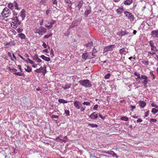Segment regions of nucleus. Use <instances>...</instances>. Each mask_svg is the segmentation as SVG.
I'll return each instance as SVG.
<instances>
[{"instance_id": "f257e3e1", "label": "nucleus", "mask_w": 158, "mask_h": 158, "mask_svg": "<svg viewBox=\"0 0 158 158\" xmlns=\"http://www.w3.org/2000/svg\"><path fill=\"white\" fill-rule=\"evenodd\" d=\"M149 44L150 46L151 47V50L153 51V52H148V54L152 55L155 54L156 52H157L158 51L154 43L152 40H151L149 41Z\"/></svg>"}, {"instance_id": "f03ea898", "label": "nucleus", "mask_w": 158, "mask_h": 158, "mask_svg": "<svg viewBox=\"0 0 158 158\" xmlns=\"http://www.w3.org/2000/svg\"><path fill=\"white\" fill-rule=\"evenodd\" d=\"M46 29L42 27L41 26L38 28L37 27L35 28L34 30L35 33H38L39 35H43L46 32Z\"/></svg>"}, {"instance_id": "7ed1b4c3", "label": "nucleus", "mask_w": 158, "mask_h": 158, "mask_svg": "<svg viewBox=\"0 0 158 158\" xmlns=\"http://www.w3.org/2000/svg\"><path fill=\"white\" fill-rule=\"evenodd\" d=\"M12 19L14 20L11 23V27L14 28H17L20 23V22L18 20L17 17H13Z\"/></svg>"}, {"instance_id": "20e7f679", "label": "nucleus", "mask_w": 158, "mask_h": 158, "mask_svg": "<svg viewBox=\"0 0 158 158\" xmlns=\"http://www.w3.org/2000/svg\"><path fill=\"white\" fill-rule=\"evenodd\" d=\"M79 83L85 87H91L92 86L90 81L87 79L80 81H79Z\"/></svg>"}, {"instance_id": "39448f33", "label": "nucleus", "mask_w": 158, "mask_h": 158, "mask_svg": "<svg viewBox=\"0 0 158 158\" xmlns=\"http://www.w3.org/2000/svg\"><path fill=\"white\" fill-rule=\"evenodd\" d=\"M1 15L3 17H7L11 15L10 11L7 7H5L3 9Z\"/></svg>"}, {"instance_id": "423d86ee", "label": "nucleus", "mask_w": 158, "mask_h": 158, "mask_svg": "<svg viewBox=\"0 0 158 158\" xmlns=\"http://www.w3.org/2000/svg\"><path fill=\"white\" fill-rule=\"evenodd\" d=\"M124 14L126 16L127 18L128 19L131 21H133L134 20V16L130 12L128 11H125Z\"/></svg>"}, {"instance_id": "0eeeda50", "label": "nucleus", "mask_w": 158, "mask_h": 158, "mask_svg": "<svg viewBox=\"0 0 158 158\" xmlns=\"http://www.w3.org/2000/svg\"><path fill=\"white\" fill-rule=\"evenodd\" d=\"M141 79L143 80L142 82L145 88L147 87V84L148 82V77L146 75H142L141 77Z\"/></svg>"}, {"instance_id": "6e6552de", "label": "nucleus", "mask_w": 158, "mask_h": 158, "mask_svg": "<svg viewBox=\"0 0 158 158\" xmlns=\"http://www.w3.org/2000/svg\"><path fill=\"white\" fill-rule=\"evenodd\" d=\"M115 47V46L114 44L106 46L104 47L103 49V53H104L105 52L108 51H111Z\"/></svg>"}, {"instance_id": "1a4fd4ad", "label": "nucleus", "mask_w": 158, "mask_h": 158, "mask_svg": "<svg viewBox=\"0 0 158 158\" xmlns=\"http://www.w3.org/2000/svg\"><path fill=\"white\" fill-rule=\"evenodd\" d=\"M73 104L75 107L78 110L80 109L81 107L82 106V104L81 102L77 100L74 101Z\"/></svg>"}, {"instance_id": "9d476101", "label": "nucleus", "mask_w": 158, "mask_h": 158, "mask_svg": "<svg viewBox=\"0 0 158 158\" xmlns=\"http://www.w3.org/2000/svg\"><path fill=\"white\" fill-rule=\"evenodd\" d=\"M56 23L55 20L51 19L50 20V25L45 24V26L48 28H51L52 27L53 25Z\"/></svg>"}, {"instance_id": "9b49d317", "label": "nucleus", "mask_w": 158, "mask_h": 158, "mask_svg": "<svg viewBox=\"0 0 158 158\" xmlns=\"http://www.w3.org/2000/svg\"><path fill=\"white\" fill-rule=\"evenodd\" d=\"M128 33V32L126 31H118L117 33V35H119V36L122 37L123 36L125 35H127Z\"/></svg>"}, {"instance_id": "f8f14e48", "label": "nucleus", "mask_w": 158, "mask_h": 158, "mask_svg": "<svg viewBox=\"0 0 158 158\" xmlns=\"http://www.w3.org/2000/svg\"><path fill=\"white\" fill-rule=\"evenodd\" d=\"M138 104L139 106L142 108H143L146 105V103L144 101H139Z\"/></svg>"}, {"instance_id": "ddd939ff", "label": "nucleus", "mask_w": 158, "mask_h": 158, "mask_svg": "<svg viewBox=\"0 0 158 158\" xmlns=\"http://www.w3.org/2000/svg\"><path fill=\"white\" fill-rule=\"evenodd\" d=\"M89 117L92 119H96L98 117V114L95 112H94L89 115Z\"/></svg>"}, {"instance_id": "4468645a", "label": "nucleus", "mask_w": 158, "mask_h": 158, "mask_svg": "<svg viewBox=\"0 0 158 158\" xmlns=\"http://www.w3.org/2000/svg\"><path fill=\"white\" fill-rule=\"evenodd\" d=\"M152 35L153 37H155L158 38V31H153L152 32Z\"/></svg>"}, {"instance_id": "2eb2a0df", "label": "nucleus", "mask_w": 158, "mask_h": 158, "mask_svg": "<svg viewBox=\"0 0 158 158\" xmlns=\"http://www.w3.org/2000/svg\"><path fill=\"white\" fill-rule=\"evenodd\" d=\"M40 57L43 59V60L47 61H49L51 59L50 57H47L44 55H42L40 56Z\"/></svg>"}, {"instance_id": "dca6fc26", "label": "nucleus", "mask_w": 158, "mask_h": 158, "mask_svg": "<svg viewBox=\"0 0 158 158\" xmlns=\"http://www.w3.org/2000/svg\"><path fill=\"white\" fill-rule=\"evenodd\" d=\"M24 66L27 68H24V69L26 72H31L32 68L31 67L29 66L28 65H26V64H25Z\"/></svg>"}, {"instance_id": "f3484780", "label": "nucleus", "mask_w": 158, "mask_h": 158, "mask_svg": "<svg viewBox=\"0 0 158 158\" xmlns=\"http://www.w3.org/2000/svg\"><path fill=\"white\" fill-rule=\"evenodd\" d=\"M15 42L13 40L11 41L10 42L5 43L4 44V45L6 46H8L9 45L15 46Z\"/></svg>"}, {"instance_id": "a211bd4d", "label": "nucleus", "mask_w": 158, "mask_h": 158, "mask_svg": "<svg viewBox=\"0 0 158 158\" xmlns=\"http://www.w3.org/2000/svg\"><path fill=\"white\" fill-rule=\"evenodd\" d=\"M18 36L22 40H25L26 39L25 35L23 33H20L18 34Z\"/></svg>"}, {"instance_id": "6ab92c4d", "label": "nucleus", "mask_w": 158, "mask_h": 158, "mask_svg": "<svg viewBox=\"0 0 158 158\" xmlns=\"http://www.w3.org/2000/svg\"><path fill=\"white\" fill-rule=\"evenodd\" d=\"M33 59L34 60H36L38 62L40 63L41 62V60L38 58V55L37 54H35L33 56Z\"/></svg>"}, {"instance_id": "aec40b11", "label": "nucleus", "mask_w": 158, "mask_h": 158, "mask_svg": "<svg viewBox=\"0 0 158 158\" xmlns=\"http://www.w3.org/2000/svg\"><path fill=\"white\" fill-rule=\"evenodd\" d=\"M132 0H126L124 2V4L126 5H129L132 3Z\"/></svg>"}, {"instance_id": "412c9836", "label": "nucleus", "mask_w": 158, "mask_h": 158, "mask_svg": "<svg viewBox=\"0 0 158 158\" xmlns=\"http://www.w3.org/2000/svg\"><path fill=\"white\" fill-rule=\"evenodd\" d=\"M71 86L70 84H66L64 86H62V88L64 89H69Z\"/></svg>"}, {"instance_id": "4be33fe9", "label": "nucleus", "mask_w": 158, "mask_h": 158, "mask_svg": "<svg viewBox=\"0 0 158 158\" xmlns=\"http://www.w3.org/2000/svg\"><path fill=\"white\" fill-rule=\"evenodd\" d=\"M20 16L22 17L23 19L26 16L25 12L23 10L21 12Z\"/></svg>"}, {"instance_id": "5701e85b", "label": "nucleus", "mask_w": 158, "mask_h": 158, "mask_svg": "<svg viewBox=\"0 0 158 158\" xmlns=\"http://www.w3.org/2000/svg\"><path fill=\"white\" fill-rule=\"evenodd\" d=\"M44 70V68L41 66L39 69H38L35 70V71L37 73H40L41 72H43V71Z\"/></svg>"}, {"instance_id": "b1692460", "label": "nucleus", "mask_w": 158, "mask_h": 158, "mask_svg": "<svg viewBox=\"0 0 158 158\" xmlns=\"http://www.w3.org/2000/svg\"><path fill=\"white\" fill-rule=\"evenodd\" d=\"M58 102L61 103H67L68 102L67 101L64 100L62 99H59L58 100Z\"/></svg>"}, {"instance_id": "393cba45", "label": "nucleus", "mask_w": 158, "mask_h": 158, "mask_svg": "<svg viewBox=\"0 0 158 158\" xmlns=\"http://www.w3.org/2000/svg\"><path fill=\"white\" fill-rule=\"evenodd\" d=\"M126 52L125 49L124 48L120 49L119 50V53L120 54L122 55L125 54Z\"/></svg>"}, {"instance_id": "a878e982", "label": "nucleus", "mask_w": 158, "mask_h": 158, "mask_svg": "<svg viewBox=\"0 0 158 158\" xmlns=\"http://www.w3.org/2000/svg\"><path fill=\"white\" fill-rule=\"evenodd\" d=\"M88 56V55L87 53H84L82 54V58L85 60L86 59Z\"/></svg>"}, {"instance_id": "bb28decb", "label": "nucleus", "mask_w": 158, "mask_h": 158, "mask_svg": "<svg viewBox=\"0 0 158 158\" xmlns=\"http://www.w3.org/2000/svg\"><path fill=\"white\" fill-rule=\"evenodd\" d=\"M134 74L135 75V76L137 77L135 78L136 80H137L138 79L141 78L140 74L139 73H138L137 72H135L134 73Z\"/></svg>"}, {"instance_id": "cd10ccee", "label": "nucleus", "mask_w": 158, "mask_h": 158, "mask_svg": "<svg viewBox=\"0 0 158 158\" xmlns=\"http://www.w3.org/2000/svg\"><path fill=\"white\" fill-rule=\"evenodd\" d=\"M150 74L151 77H152V79L154 80L156 78V76L153 73L152 71H151L150 72Z\"/></svg>"}, {"instance_id": "c85d7f7f", "label": "nucleus", "mask_w": 158, "mask_h": 158, "mask_svg": "<svg viewBox=\"0 0 158 158\" xmlns=\"http://www.w3.org/2000/svg\"><path fill=\"white\" fill-rule=\"evenodd\" d=\"M120 119L122 120L127 121L128 120V118L125 116H123Z\"/></svg>"}, {"instance_id": "c756f323", "label": "nucleus", "mask_w": 158, "mask_h": 158, "mask_svg": "<svg viewBox=\"0 0 158 158\" xmlns=\"http://www.w3.org/2000/svg\"><path fill=\"white\" fill-rule=\"evenodd\" d=\"M88 126L89 127L91 126L92 127L94 128V127H97L98 126V125L96 124H90L89 123L88 124Z\"/></svg>"}, {"instance_id": "7c9ffc66", "label": "nucleus", "mask_w": 158, "mask_h": 158, "mask_svg": "<svg viewBox=\"0 0 158 158\" xmlns=\"http://www.w3.org/2000/svg\"><path fill=\"white\" fill-rule=\"evenodd\" d=\"M52 2L53 6L55 7H56L57 6V0H52Z\"/></svg>"}, {"instance_id": "2f4dec72", "label": "nucleus", "mask_w": 158, "mask_h": 158, "mask_svg": "<svg viewBox=\"0 0 158 158\" xmlns=\"http://www.w3.org/2000/svg\"><path fill=\"white\" fill-rule=\"evenodd\" d=\"M52 33H49V34L48 35H45L44 37V38H49L50 37L52 36Z\"/></svg>"}, {"instance_id": "473e14b6", "label": "nucleus", "mask_w": 158, "mask_h": 158, "mask_svg": "<svg viewBox=\"0 0 158 158\" xmlns=\"http://www.w3.org/2000/svg\"><path fill=\"white\" fill-rule=\"evenodd\" d=\"M83 4V1L82 0L78 2V6L79 8H81Z\"/></svg>"}, {"instance_id": "72a5a7b5", "label": "nucleus", "mask_w": 158, "mask_h": 158, "mask_svg": "<svg viewBox=\"0 0 158 158\" xmlns=\"http://www.w3.org/2000/svg\"><path fill=\"white\" fill-rule=\"evenodd\" d=\"M151 112L152 113L155 114L158 112V110H157L155 108H152Z\"/></svg>"}, {"instance_id": "f704fd0d", "label": "nucleus", "mask_w": 158, "mask_h": 158, "mask_svg": "<svg viewBox=\"0 0 158 158\" xmlns=\"http://www.w3.org/2000/svg\"><path fill=\"white\" fill-rule=\"evenodd\" d=\"M8 7L11 10L14 9L13 5L12 3H9L8 5Z\"/></svg>"}, {"instance_id": "c9c22d12", "label": "nucleus", "mask_w": 158, "mask_h": 158, "mask_svg": "<svg viewBox=\"0 0 158 158\" xmlns=\"http://www.w3.org/2000/svg\"><path fill=\"white\" fill-rule=\"evenodd\" d=\"M117 13L119 14H121L123 13V11L121 10V9L118 8L116 10Z\"/></svg>"}, {"instance_id": "e433bc0d", "label": "nucleus", "mask_w": 158, "mask_h": 158, "mask_svg": "<svg viewBox=\"0 0 158 158\" xmlns=\"http://www.w3.org/2000/svg\"><path fill=\"white\" fill-rule=\"evenodd\" d=\"M93 42L92 41H91L90 42H89L88 44H86L85 45L86 47H90L93 46Z\"/></svg>"}, {"instance_id": "4c0bfd02", "label": "nucleus", "mask_w": 158, "mask_h": 158, "mask_svg": "<svg viewBox=\"0 0 158 158\" xmlns=\"http://www.w3.org/2000/svg\"><path fill=\"white\" fill-rule=\"evenodd\" d=\"M27 63H29L31 64H33L34 63V61L29 58H27Z\"/></svg>"}, {"instance_id": "58836bf2", "label": "nucleus", "mask_w": 158, "mask_h": 158, "mask_svg": "<svg viewBox=\"0 0 158 158\" xmlns=\"http://www.w3.org/2000/svg\"><path fill=\"white\" fill-rule=\"evenodd\" d=\"M18 33H20L23 31V29L22 28H18L16 29Z\"/></svg>"}, {"instance_id": "ea45409f", "label": "nucleus", "mask_w": 158, "mask_h": 158, "mask_svg": "<svg viewBox=\"0 0 158 158\" xmlns=\"http://www.w3.org/2000/svg\"><path fill=\"white\" fill-rule=\"evenodd\" d=\"M13 74H16L17 75L19 76H22L23 75L24 73H13Z\"/></svg>"}, {"instance_id": "a19ab883", "label": "nucleus", "mask_w": 158, "mask_h": 158, "mask_svg": "<svg viewBox=\"0 0 158 158\" xmlns=\"http://www.w3.org/2000/svg\"><path fill=\"white\" fill-rule=\"evenodd\" d=\"M151 105L152 107H155L156 108H158V106L156 105L155 103L153 102L151 103Z\"/></svg>"}, {"instance_id": "79ce46f5", "label": "nucleus", "mask_w": 158, "mask_h": 158, "mask_svg": "<svg viewBox=\"0 0 158 158\" xmlns=\"http://www.w3.org/2000/svg\"><path fill=\"white\" fill-rule=\"evenodd\" d=\"M64 113L66 116H69L70 115V112L69 110H66L64 111Z\"/></svg>"}, {"instance_id": "37998d69", "label": "nucleus", "mask_w": 158, "mask_h": 158, "mask_svg": "<svg viewBox=\"0 0 158 158\" xmlns=\"http://www.w3.org/2000/svg\"><path fill=\"white\" fill-rule=\"evenodd\" d=\"M14 5L15 7V9H16L19 10L18 4L15 1L14 2Z\"/></svg>"}, {"instance_id": "c03bdc74", "label": "nucleus", "mask_w": 158, "mask_h": 158, "mask_svg": "<svg viewBox=\"0 0 158 158\" xmlns=\"http://www.w3.org/2000/svg\"><path fill=\"white\" fill-rule=\"evenodd\" d=\"M62 140L63 141V142H65V141L64 140H62L61 139H60V138H58V137H57L56 138V140L58 142H61V140Z\"/></svg>"}, {"instance_id": "a18cd8bd", "label": "nucleus", "mask_w": 158, "mask_h": 158, "mask_svg": "<svg viewBox=\"0 0 158 158\" xmlns=\"http://www.w3.org/2000/svg\"><path fill=\"white\" fill-rule=\"evenodd\" d=\"M110 75L109 73H108L105 76L104 78L106 79H109L110 77Z\"/></svg>"}, {"instance_id": "49530a36", "label": "nucleus", "mask_w": 158, "mask_h": 158, "mask_svg": "<svg viewBox=\"0 0 158 158\" xmlns=\"http://www.w3.org/2000/svg\"><path fill=\"white\" fill-rule=\"evenodd\" d=\"M9 70L11 71V70H12V72H13L14 73H16V72L17 71V70L14 69L13 68L12 69H10L9 68Z\"/></svg>"}, {"instance_id": "de8ad7c7", "label": "nucleus", "mask_w": 158, "mask_h": 158, "mask_svg": "<svg viewBox=\"0 0 158 158\" xmlns=\"http://www.w3.org/2000/svg\"><path fill=\"white\" fill-rule=\"evenodd\" d=\"M83 104L84 105H86L87 106H90V103L89 102H85L83 103Z\"/></svg>"}, {"instance_id": "09e8293b", "label": "nucleus", "mask_w": 158, "mask_h": 158, "mask_svg": "<svg viewBox=\"0 0 158 158\" xmlns=\"http://www.w3.org/2000/svg\"><path fill=\"white\" fill-rule=\"evenodd\" d=\"M157 120L156 119H153V118H151L150 120V122L151 123L152 122H156V121Z\"/></svg>"}, {"instance_id": "8fccbe9b", "label": "nucleus", "mask_w": 158, "mask_h": 158, "mask_svg": "<svg viewBox=\"0 0 158 158\" xmlns=\"http://www.w3.org/2000/svg\"><path fill=\"white\" fill-rule=\"evenodd\" d=\"M149 111H147L145 113V115H144V117H148V115H149Z\"/></svg>"}, {"instance_id": "3c124183", "label": "nucleus", "mask_w": 158, "mask_h": 158, "mask_svg": "<svg viewBox=\"0 0 158 158\" xmlns=\"http://www.w3.org/2000/svg\"><path fill=\"white\" fill-rule=\"evenodd\" d=\"M59 117L58 115H53L51 116V118H57Z\"/></svg>"}, {"instance_id": "603ef678", "label": "nucleus", "mask_w": 158, "mask_h": 158, "mask_svg": "<svg viewBox=\"0 0 158 158\" xmlns=\"http://www.w3.org/2000/svg\"><path fill=\"white\" fill-rule=\"evenodd\" d=\"M130 107L132 108L131 110L133 111L134 109H135L136 106H135L131 105Z\"/></svg>"}, {"instance_id": "864d4df0", "label": "nucleus", "mask_w": 158, "mask_h": 158, "mask_svg": "<svg viewBox=\"0 0 158 158\" xmlns=\"http://www.w3.org/2000/svg\"><path fill=\"white\" fill-rule=\"evenodd\" d=\"M90 13V11L89 10H87L85 11V15H89V14Z\"/></svg>"}, {"instance_id": "5fc2aeb1", "label": "nucleus", "mask_w": 158, "mask_h": 158, "mask_svg": "<svg viewBox=\"0 0 158 158\" xmlns=\"http://www.w3.org/2000/svg\"><path fill=\"white\" fill-rule=\"evenodd\" d=\"M43 44H42V46L44 47V48H46L47 47V45L44 42H43Z\"/></svg>"}, {"instance_id": "6e6d98bb", "label": "nucleus", "mask_w": 158, "mask_h": 158, "mask_svg": "<svg viewBox=\"0 0 158 158\" xmlns=\"http://www.w3.org/2000/svg\"><path fill=\"white\" fill-rule=\"evenodd\" d=\"M98 105H95L94 107H93V109L94 110H97V109L98 108Z\"/></svg>"}, {"instance_id": "4d7b16f0", "label": "nucleus", "mask_w": 158, "mask_h": 158, "mask_svg": "<svg viewBox=\"0 0 158 158\" xmlns=\"http://www.w3.org/2000/svg\"><path fill=\"white\" fill-rule=\"evenodd\" d=\"M19 56L23 60L25 61L26 62H27V60H25L23 58V56H21L20 55H19Z\"/></svg>"}, {"instance_id": "13d9d810", "label": "nucleus", "mask_w": 158, "mask_h": 158, "mask_svg": "<svg viewBox=\"0 0 158 158\" xmlns=\"http://www.w3.org/2000/svg\"><path fill=\"white\" fill-rule=\"evenodd\" d=\"M85 106L84 107H82L81 106V111H84L85 110Z\"/></svg>"}, {"instance_id": "bf43d9fd", "label": "nucleus", "mask_w": 158, "mask_h": 158, "mask_svg": "<svg viewBox=\"0 0 158 158\" xmlns=\"http://www.w3.org/2000/svg\"><path fill=\"white\" fill-rule=\"evenodd\" d=\"M99 116L102 119H104L105 118L104 116H103L101 114H99Z\"/></svg>"}, {"instance_id": "052dcab7", "label": "nucleus", "mask_w": 158, "mask_h": 158, "mask_svg": "<svg viewBox=\"0 0 158 158\" xmlns=\"http://www.w3.org/2000/svg\"><path fill=\"white\" fill-rule=\"evenodd\" d=\"M18 66L19 67V69H20V71L21 72H22V69H21V65H18Z\"/></svg>"}, {"instance_id": "680f3d73", "label": "nucleus", "mask_w": 158, "mask_h": 158, "mask_svg": "<svg viewBox=\"0 0 158 158\" xmlns=\"http://www.w3.org/2000/svg\"><path fill=\"white\" fill-rule=\"evenodd\" d=\"M50 54L51 55H52V56H54V53H53V50L52 48H51V51L50 52Z\"/></svg>"}, {"instance_id": "e2e57ef3", "label": "nucleus", "mask_w": 158, "mask_h": 158, "mask_svg": "<svg viewBox=\"0 0 158 158\" xmlns=\"http://www.w3.org/2000/svg\"><path fill=\"white\" fill-rule=\"evenodd\" d=\"M43 52H45L46 53H48V50L47 49H44L43 50Z\"/></svg>"}, {"instance_id": "0e129e2a", "label": "nucleus", "mask_w": 158, "mask_h": 158, "mask_svg": "<svg viewBox=\"0 0 158 158\" xmlns=\"http://www.w3.org/2000/svg\"><path fill=\"white\" fill-rule=\"evenodd\" d=\"M137 121L138 123H139L141 122H142L143 120L139 118L137 120Z\"/></svg>"}, {"instance_id": "69168bd1", "label": "nucleus", "mask_w": 158, "mask_h": 158, "mask_svg": "<svg viewBox=\"0 0 158 158\" xmlns=\"http://www.w3.org/2000/svg\"><path fill=\"white\" fill-rule=\"evenodd\" d=\"M50 20H46V21L48 23L47 24L50 25Z\"/></svg>"}, {"instance_id": "338daca9", "label": "nucleus", "mask_w": 158, "mask_h": 158, "mask_svg": "<svg viewBox=\"0 0 158 158\" xmlns=\"http://www.w3.org/2000/svg\"><path fill=\"white\" fill-rule=\"evenodd\" d=\"M132 117L134 118H138V116H136L135 115H133Z\"/></svg>"}, {"instance_id": "774afa93", "label": "nucleus", "mask_w": 158, "mask_h": 158, "mask_svg": "<svg viewBox=\"0 0 158 158\" xmlns=\"http://www.w3.org/2000/svg\"><path fill=\"white\" fill-rule=\"evenodd\" d=\"M17 15V13L16 12H15V11L13 13V15L15 16V17H17L16 16V15Z\"/></svg>"}]
</instances>
